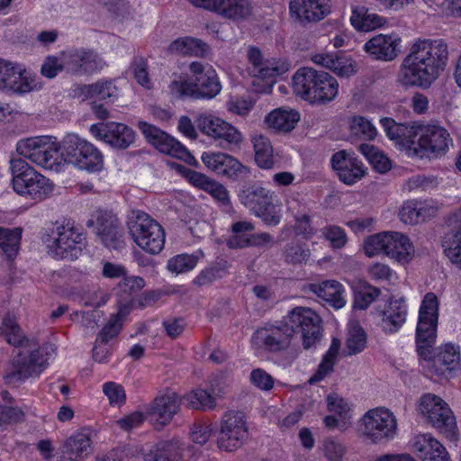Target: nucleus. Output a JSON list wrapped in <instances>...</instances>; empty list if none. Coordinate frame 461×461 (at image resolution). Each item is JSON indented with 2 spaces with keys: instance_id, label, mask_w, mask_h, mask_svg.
Here are the masks:
<instances>
[{
  "instance_id": "19",
  "label": "nucleus",
  "mask_w": 461,
  "mask_h": 461,
  "mask_svg": "<svg viewBox=\"0 0 461 461\" xmlns=\"http://www.w3.org/2000/svg\"><path fill=\"white\" fill-rule=\"evenodd\" d=\"M248 435L245 416L238 411H227L221 421L219 447L226 451H233L240 447Z\"/></svg>"
},
{
  "instance_id": "22",
  "label": "nucleus",
  "mask_w": 461,
  "mask_h": 461,
  "mask_svg": "<svg viewBox=\"0 0 461 461\" xmlns=\"http://www.w3.org/2000/svg\"><path fill=\"white\" fill-rule=\"evenodd\" d=\"M330 163L339 179L347 185H355L366 174V167L352 152L338 151L332 155Z\"/></svg>"
},
{
  "instance_id": "33",
  "label": "nucleus",
  "mask_w": 461,
  "mask_h": 461,
  "mask_svg": "<svg viewBox=\"0 0 461 461\" xmlns=\"http://www.w3.org/2000/svg\"><path fill=\"white\" fill-rule=\"evenodd\" d=\"M427 362V367L430 366L439 364L442 367L436 369L435 373L442 375L445 371H453L460 366V348L458 346L452 343H446L438 348V352L435 357H433V351L431 352L430 359H424Z\"/></svg>"
},
{
  "instance_id": "50",
  "label": "nucleus",
  "mask_w": 461,
  "mask_h": 461,
  "mask_svg": "<svg viewBox=\"0 0 461 461\" xmlns=\"http://www.w3.org/2000/svg\"><path fill=\"white\" fill-rule=\"evenodd\" d=\"M442 248L447 258L456 268L461 269V231L445 236Z\"/></svg>"
},
{
  "instance_id": "48",
  "label": "nucleus",
  "mask_w": 461,
  "mask_h": 461,
  "mask_svg": "<svg viewBox=\"0 0 461 461\" xmlns=\"http://www.w3.org/2000/svg\"><path fill=\"white\" fill-rule=\"evenodd\" d=\"M177 411L178 405H151L146 413V420L160 429L171 420Z\"/></svg>"
},
{
  "instance_id": "61",
  "label": "nucleus",
  "mask_w": 461,
  "mask_h": 461,
  "mask_svg": "<svg viewBox=\"0 0 461 461\" xmlns=\"http://www.w3.org/2000/svg\"><path fill=\"white\" fill-rule=\"evenodd\" d=\"M130 69L140 86L146 89L152 88L153 84L148 73V65L143 59H136L132 62Z\"/></svg>"
},
{
  "instance_id": "51",
  "label": "nucleus",
  "mask_w": 461,
  "mask_h": 461,
  "mask_svg": "<svg viewBox=\"0 0 461 461\" xmlns=\"http://www.w3.org/2000/svg\"><path fill=\"white\" fill-rule=\"evenodd\" d=\"M21 238V229L15 228L10 230L0 227V247L9 258L17 255Z\"/></svg>"
},
{
  "instance_id": "55",
  "label": "nucleus",
  "mask_w": 461,
  "mask_h": 461,
  "mask_svg": "<svg viewBox=\"0 0 461 461\" xmlns=\"http://www.w3.org/2000/svg\"><path fill=\"white\" fill-rule=\"evenodd\" d=\"M257 100L250 95L231 97L226 103L228 112L232 114L246 117L254 108Z\"/></svg>"
},
{
  "instance_id": "2",
  "label": "nucleus",
  "mask_w": 461,
  "mask_h": 461,
  "mask_svg": "<svg viewBox=\"0 0 461 461\" xmlns=\"http://www.w3.org/2000/svg\"><path fill=\"white\" fill-rule=\"evenodd\" d=\"M386 136L410 158L435 159L445 156L453 145L447 130L437 124H402L391 118L380 120Z\"/></svg>"
},
{
  "instance_id": "14",
  "label": "nucleus",
  "mask_w": 461,
  "mask_h": 461,
  "mask_svg": "<svg viewBox=\"0 0 461 461\" xmlns=\"http://www.w3.org/2000/svg\"><path fill=\"white\" fill-rule=\"evenodd\" d=\"M292 329V337L300 332L304 348L313 347L321 338V317L311 308L295 307L288 312L283 320Z\"/></svg>"
},
{
  "instance_id": "39",
  "label": "nucleus",
  "mask_w": 461,
  "mask_h": 461,
  "mask_svg": "<svg viewBox=\"0 0 461 461\" xmlns=\"http://www.w3.org/2000/svg\"><path fill=\"white\" fill-rule=\"evenodd\" d=\"M341 342L339 339L334 338L331 340L329 349L322 357L316 371L308 379L310 384H317L324 380L333 371L334 366L338 359Z\"/></svg>"
},
{
  "instance_id": "11",
  "label": "nucleus",
  "mask_w": 461,
  "mask_h": 461,
  "mask_svg": "<svg viewBox=\"0 0 461 461\" xmlns=\"http://www.w3.org/2000/svg\"><path fill=\"white\" fill-rule=\"evenodd\" d=\"M438 305L437 295L427 293L419 309L415 340L417 352L425 360L430 359L432 348L436 343Z\"/></svg>"
},
{
  "instance_id": "36",
  "label": "nucleus",
  "mask_w": 461,
  "mask_h": 461,
  "mask_svg": "<svg viewBox=\"0 0 461 461\" xmlns=\"http://www.w3.org/2000/svg\"><path fill=\"white\" fill-rule=\"evenodd\" d=\"M211 394L203 389H196L185 395L180 396L175 390L165 388L157 393L154 403H176L184 402L185 403H211Z\"/></svg>"
},
{
  "instance_id": "7",
  "label": "nucleus",
  "mask_w": 461,
  "mask_h": 461,
  "mask_svg": "<svg viewBox=\"0 0 461 461\" xmlns=\"http://www.w3.org/2000/svg\"><path fill=\"white\" fill-rule=\"evenodd\" d=\"M61 160L80 171L100 173L104 167L102 151L92 142L77 133L69 132L61 140Z\"/></svg>"
},
{
  "instance_id": "26",
  "label": "nucleus",
  "mask_w": 461,
  "mask_h": 461,
  "mask_svg": "<svg viewBox=\"0 0 461 461\" xmlns=\"http://www.w3.org/2000/svg\"><path fill=\"white\" fill-rule=\"evenodd\" d=\"M291 16L303 22H318L330 12V0H291Z\"/></svg>"
},
{
  "instance_id": "37",
  "label": "nucleus",
  "mask_w": 461,
  "mask_h": 461,
  "mask_svg": "<svg viewBox=\"0 0 461 461\" xmlns=\"http://www.w3.org/2000/svg\"><path fill=\"white\" fill-rule=\"evenodd\" d=\"M183 446L176 440L158 443L148 453L141 454L144 461H180L183 459Z\"/></svg>"
},
{
  "instance_id": "63",
  "label": "nucleus",
  "mask_w": 461,
  "mask_h": 461,
  "mask_svg": "<svg viewBox=\"0 0 461 461\" xmlns=\"http://www.w3.org/2000/svg\"><path fill=\"white\" fill-rule=\"evenodd\" d=\"M380 294L378 288L367 285L359 290L355 296L354 307L359 310L366 309Z\"/></svg>"
},
{
  "instance_id": "28",
  "label": "nucleus",
  "mask_w": 461,
  "mask_h": 461,
  "mask_svg": "<svg viewBox=\"0 0 461 461\" xmlns=\"http://www.w3.org/2000/svg\"><path fill=\"white\" fill-rule=\"evenodd\" d=\"M301 120L300 113L291 107H278L270 111L264 119L267 129L278 132L287 133L292 131Z\"/></svg>"
},
{
  "instance_id": "47",
  "label": "nucleus",
  "mask_w": 461,
  "mask_h": 461,
  "mask_svg": "<svg viewBox=\"0 0 461 461\" xmlns=\"http://www.w3.org/2000/svg\"><path fill=\"white\" fill-rule=\"evenodd\" d=\"M366 346V334L364 329L357 322L348 324L346 348L348 355H356L362 352Z\"/></svg>"
},
{
  "instance_id": "44",
  "label": "nucleus",
  "mask_w": 461,
  "mask_h": 461,
  "mask_svg": "<svg viewBox=\"0 0 461 461\" xmlns=\"http://www.w3.org/2000/svg\"><path fill=\"white\" fill-rule=\"evenodd\" d=\"M358 150L377 172L386 173L392 168L389 158L376 147L365 143L359 146Z\"/></svg>"
},
{
  "instance_id": "21",
  "label": "nucleus",
  "mask_w": 461,
  "mask_h": 461,
  "mask_svg": "<svg viewBox=\"0 0 461 461\" xmlns=\"http://www.w3.org/2000/svg\"><path fill=\"white\" fill-rule=\"evenodd\" d=\"M188 71L195 86V96L198 98L212 99L221 91V85L215 69L208 64L192 62Z\"/></svg>"
},
{
  "instance_id": "30",
  "label": "nucleus",
  "mask_w": 461,
  "mask_h": 461,
  "mask_svg": "<svg viewBox=\"0 0 461 461\" xmlns=\"http://www.w3.org/2000/svg\"><path fill=\"white\" fill-rule=\"evenodd\" d=\"M310 290L336 310L342 309L347 303L346 288L337 280L330 279L320 284H312Z\"/></svg>"
},
{
  "instance_id": "57",
  "label": "nucleus",
  "mask_w": 461,
  "mask_h": 461,
  "mask_svg": "<svg viewBox=\"0 0 461 461\" xmlns=\"http://www.w3.org/2000/svg\"><path fill=\"white\" fill-rule=\"evenodd\" d=\"M79 57L81 74L94 73L100 70L104 66L103 59L91 50L80 48Z\"/></svg>"
},
{
  "instance_id": "34",
  "label": "nucleus",
  "mask_w": 461,
  "mask_h": 461,
  "mask_svg": "<svg viewBox=\"0 0 461 461\" xmlns=\"http://www.w3.org/2000/svg\"><path fill=\"white\" fill-rule=\"evenodd\" d=\"M349 22L355 30L368 32L384 27L387 19L377 14L370 13L365 6H352Z\"/></svg>"
},
{
  "instance_id": "60",
  "label": "nucleus",
  "mask_w": 461,
  "mask_h": 461,
  "mask_svg": "<svg viewBox=\"0 0 461 461\" xmlns=\"http://www.w3.org/2000/svg\"><path fill=\"white\" fill-rule=\"evenodd\" d=\"M322 237L328 240L333 249H342L348 242V236L345 230L336 225H328L321 229Z\"/></svg>"
},
{
  "instance_id": "20",
  "label": "nucleus",
  "mask_w": 461,
  "mask_h": 461,
  "mask_svg": "<svg viewBox=\"0 0 461 461\" xmlns=\"http://www.w3.org/2000/svg\"><path fill=\"white\" fill-rule=\"evenodd\" d=\"M201 160L207 169L228 178L237 179L249 173V169L240 160L224 152L205 151Z\"/></svg>"
},
{
  "instance_id": "23",
  "label": "nucleus",
  "mask_w": 461,
  "mask_h": 461,
  "mask_svg": "<svg viewBox=\"0 0 461 461\" xmlns=\"http://www.w3.org/2000/svg\"><path fill=\"white\" fill-rule=\"evenodd\" d=\"M408 304L403 297H390L384 309L378 312V325L386 334H394L406 322Z\"/></svg>"
},
{
  "instance_id": "13",
  "label": "nucleus",
  "mask_w": 461,
  "mask_h": 461,
  "mask_svg": "<svg viewBox=\"0 0 461 461\" xmlns=\"http://www.w3.org/2000/svg\"><path fill=\"white\" fill-rule=\"evenodd\" d=\"M195 122L201 133L221 148L238 149L244 142V134L237 126L212 113H200Z\"/></svg>"
},
{
  "instance_id": "31",
  "label": "nucleus",
  "mask_w": 461,
  "mask_h": 461,
  "mask_svg": "<svg viewBox=\"0 0 461 461\" xmlns=\"http://www.w3.org/2000/svg\"><path fill=\"white\" fill-rule=\"evenodd\" d=\"M91 439L87 433L76 432L64 442L57 461H80L91 453Z\"/></svg>"
},
{
  "instance_id": "15",
  "label": "nucleus",
  "mask_w": 461,
  "mask_h": 461,
  "mask_svg": "<svg viewBox=\"0 0 461 461\" xmlns=\"http://www.w3.org/2000/svg\"><path fill=\"white\" fill-rule=\"evenodd\" d=\"M138 127L147 141L159 152L181 159L188 165L198 166L195 158L174 137L143 121L138 122Z\"/></svg>"
},
{
  "instance_id": "27",
  "label": "nucleus",
  "mask_w": 461,
  "mask_h": 461,
  "mask_svg": "<svg viewBox=\"0 0 461 461\" xmlns=\"http://www.w3.org/2000/svg\"><path fill=\"white\" fill-rule=\"evenodd\" d=\"M411 448L422 461H452L445 447L429 433L413 437Z\"/></svg>"
},
{
  "instance_id": "8",
  "label": "nucleus",
  "mask_w": 461,
  "mask_h": 461,
  "mask_svg": "<svg viewBox=\"0 0 461 461\" xmlns=\"http://www.w3.org/2000/svg\"><path fill=\"white\" fill-rule=\"evenodd\" d=\"M10 170L14 191L24 198L43 201L54 192V183L22 158L11 159Z\"/></svg>"
},
{
  "instance_id": "12",
  "label": "nucleus",
  "mask_w": 461,
  "mask_h": 461,
  "mask_svg": "<svg viewBox=\"0 0 461 461\" xmlns=\"http://www.w3.org/2000/svg\"><path fill=\"white\" fill-rule=\"evenodd\" d=\"M85 240L83 232L68 223L54 226L42 238L50 255L71 260L81 254Z\"/></svg>"
},
{
  "instance_id": "64",
  "label": "nucleus",
  "mask_w": 461,
  "mask_h": 461,
  "mask_svg": "<svg viewBox=\"0 0 461 461\" xmlns=\"http://www.w3.org/2000/svg\"><path fill=\"white\" fill-rule=\"evenodd\" d=\"M23 418V411L16 406L0 405V429L6 425L19 422Z\"/></svg>"
},
{
  "instance_id": "56",
  "label": "nucleus",
  "mask_w": 461,
  "mask_h": 461,
  "mask_svg": "<svg viewBox=\"0 0 461 461\" xmlns=\"http://www.w3.org/2000/svg\"><path fill=\"white\" fill-rule=\"evenodd\" d=\"M140 449L135 445H127L112 449L97 461H131L140 455Z\"/></svg>"
},
{
  "instance_id": "59",
  "label": "nucleus",
  "mask_w": 461,
  "mask_h": 461,
  "mask_svg": "<svg viewBox=\"0 0 461 461\" xmlns=\"http://www.w3.org/2000/svg\"><path fill=\"white\" fill-rule=\"evenodd\" d=\"M402 222L408 225H417L421 222L417 199L408 200L402 203L399 211Z\"/></svg>"
},
{
  "instance_id": "1",
  "label": "nucleus",
  "mask_w": 461,
  "mask_h": 461,
  "mask_svg": "<svg viewBox=\"0 0 461 461\" xmlns=\"http://www.w3.org/2000/svg\"><path fill=\"white\" fill-rule=\"evenodd\" d=\"M449 48L443 39L418 38L403 58L396 80L404 87L430 88L445 71Z\"/></svg>"
},
{
  "instance_id": "38",
  "label": "nucleus",
  "mask_w": 461,
  "mask_h": 461,
  "mask_svg": "<svg viewBox=\"0 0 461 461\" xmlns=\"http://www.w3.org/2000/svg\"><path fill=\"white\" fill-rule=\"evenodd\" d=\"M256 164L263 169H271L275 165L274 149L270 140L261 134L251 135Z\"/></svg>"
},
{
  "instance_id": "41",
  "label": "nucleus",
  "mask_w": 461,
  "mask_h": 461,
  "mask_svg": "<svg viewBox=\"0 0 461 461\" xmlns=\"http://www.w3.org/2000/svg\"><path fill=\"white\" fill-rule=\"evenodd\" d=\"M169 94L176 98H195V86L191 73H174L168 84Z\"/></svg>"
},
{
  "instance_id": "54",
  "label": "nucleus",
  "mask_w": 461,
  "mask_h": 461,
  "mask_svg": "<svg viewBox=\"0 0 461 461\" xmlns=\"http://www.w3.org/2000/svg\"><path fill=\"white\" fill-rule=\"evenodd\" d=\"M256 216L260 218L267 225L276 226L280 223L283 216V205L281 201L276 197V200L267 203Z\"/></svg>"
},
{
  "instance_id": "5",
  "label": "nucleus",
  "mask_w": 461,
  "mask_h": 461,
  "mask_svg": "<svg viewBox=\"0 0 461 461\" xmlns=\"http://www.w3.org/2000/svg\"><path fill=\"white\" fill-rule=\"evenodd\" d=\"M362 251L369 258L385 257L401 266L409 265L416 256V249L408 235L387 230L364 239Z\"/></svg>"
},
{
  "instance_id": "58",
  "label": "nucleus",
  "mask_w": 461,
  "mask_h": 461,
  "mask_svg": "<svg viewBox=\"0 0 461 461\" xmlns=\"http://www.w3.org/2000/svg\"><path fill=\"white\" fill-rule=\"evenodd\" d=\"M197 258L192 255L181 254L173 257L167 261V269L174 274L179 275L191 271L195 267Z\"/></svg>"
},
{
  "instance_id": "46",
  "label": "nucleus",
  "mask_w": 461,
  "mask_h": 461,
  "mask_svg": "<svg viewBox=\"0 0 461 461\" xmlns=\"http://www.w3.org/2000/svg\"><path fill=\"white\" fill-rule=\"evenodd\" d=\"M254 230V225L248 221H237L232 224V235L227 244L231 249L245 248L249 246L250 237Z\"/></svg>"
},
{
  "instance_id": "52",
  "label": "nucleus",
  "mask_w": 461,
  "mask_h": 461,
  "mask_svg": "<svg viewBox=\"0 0 461 461\" xmlns=\"http://www.w3.org/2000/svg\"><path fill=\"white\" fill-rule=\"evenodd\" d=\"M350 132L364 140H374L377 134L375 125L366 117L354 115L348 122Z\"/></svg>"
},
{
  "instance_id": "35",
  "label": "nucleus",
  "mask_w": 461,
  "mask_h": 461,
  "mask_svg": "<svg viewBox=\"0 0 461 461\" xmlns=\"http://www.w3.org/2000/svg\"><path fill=\"white\" fill-rule=\"evenodd\" d=\"M241 203L246 206L253 214H257L273 200L276 194L274 191L262 186H253L243 190L240 195Z\"/></svg>"
},
{
  "instance_id": "32",
  "label": "nucleus",
  "mask_w": 461,
  "mask_h": 461,
  "mask_svg": "<svg viewBox=\"0 0 461 461\" xmlns=\"http://www.w3.org/2000/svg\"><path fill=\"white\" fill-rule=\"evenodd\" d=\"M75 95L82 100L114 101L119 93L118 88L112 80L101 79L95 83L79 86Z\"/></svg>"
},
{
  "instance_id": "10",
  "label": "nucleus",
  "mask_w": 461,
  "mask_h": 461,
  "mask_svg": "<svg viewBox=\"0 0 461 461\" xmlns=\"http://www.w3.org/2000/svg\"><path fill=\"white\" fill-rule=\"evenodd\" d=\"M249 61V73L254 78L252 81L253 91L260 95L272 93L276 83V77L286 73L290 69V64L285 59L264 60L261 51L253 46L247 50Z\"/></svg>"
},
{
  "instance_id": "16",
  "label": "nucleus",
  "mask_w": 461,
  "mask_h": 461,
  "mask_svg": "<svg viewBox=\"0 0 461 461\" xmlns=\"http://www.w3.org/2000/svg\"><path fill=\"white\" fill-rule=\"evenodd\" d=\"M363 434L374 443L393 439L397 432L393 413L384 406L369 410L362 417Z\"/></svg>"
},
{
  "instance_id": "45",
  "label": "nucleus",
  "mask_w": 461,
  "mask_h": 461,
  "mask_svg": "<svg viewBox=\"0 0 461 461\" xmlns=\"http://www.w3.org/2000/svg\"><path fill=\"white\" fill-rule=\"evenodd\" d=\"M131 309L128 305H122L119 308L118 312L113 315L109 321L99 332L97 339L102 343L107 344L109 340L117 336L122 329L124 318L130 313Z\"/></svg>"
},
{
  "instance_id": "6",
  "label": "nucleus",
  "mask_w": 461,
  "mask_h": 461,
  "mask_svg": "<svg viewBox=\"0 0 461 461\" xmlns=\"http://www.w3.org/2000/svg\"><path fill=\"white\" fill-rule=\"evenodd\" d=\"M17 153L42 169L59 173L65 170L61 160V140L50 135L24 138L16 144Z\"/></svg>"
},
{
  "instance_id": "53",
  "label": "nucleus",
  "mask_w": 461,
  "mask_h": 461,
  "mask_svg": "<svg viewBox=\"0 0 461 461\" xmlns=\"http://www.w3.org/2000/svg\"><path fill=\"white\" fill-rule=\"evenodd\" d=\"M331 72L340 78H349L358 71L357 62L349 55L337 53Z\"/></svg>"
},
{
  "instance_id": "29",
  "label": "nucleus",
  "mask_w": 461,
  "mask_h": 461,
  "mask_svg": "<svg viewBox=\"0 0 461 461\" xmlns=\"http://www.w3.org/2000/svg\"><path fill=\"white\" fill-rule=\"evenodd\" d=\"M420 411L433 427L447 436H455L456 418L448 405H420Z\"/></svg>"
},
{
  "instance_id": "43",
  "label": "nucleus",
  "mask_w": 461,
  "mask_h": 461,
  "mask_svg": "<svg viewBox=\"0 0 461 461\" xmlns=\"http://www.w3.org/2000/svg\"><path fill=\"white\" fill-rule=\"evenodd\" d=\"M207 45L202 41L184 37L174 41L168 47V51L173 54L203 56L207 52Z\"/></svg>"
},
{
  "instance_id": "17",
  "label": "nucleus",
  "mask_w": 461,
  "mask_h": 461,
  "mask_svg": "<svg viewBox=\"0 0 461 461\" xmlns=\"http://www.w3.org/2000/svg\"><path fill=\"white\" fill-rule=\"evenodd\" d=\"M291 330L284 321L267 323L255 331L252 342L256 347L269 352L285 351L291 345Z\"/></svg>"
},
{
  "instance_id": "25",
  "label": "nucleus",
  "mask_w": 461,
  "mask_h": 461,
  "mask_svg": "<svg viewBox=\"0 0 461 461\" xmlns=\"http://www.w3.org/2000/svg\"><path fill=\"white\" fill-rule=\"evenodd\" d=\"M95 225L96 233L104 245L110 249H118L122 244V235L119 230L118 219L111 212L96 211L88 225Z\"/></svg>"
},
{
  "instance_id": "49",
  "label": "nucleus",
  "mask_w": 461,
  "mask_h": 461,
  "mask_svg": "<svg viewBox=\"0 0 461 461\" xmlns=\"http://www.w3.org/2000/svg\"><path fill=\"white\" fill-rule=\"evenodd\" d=\"M370 279L377 283L394 285L399 280V276L389 265L382 262H373L366 268Z\"/></svg>"
},
{
  "instance_id": "4",
  "label": "nucleus",
  "mask_w": 461,
  "mask_h": 461,
  "mask_svg": "<svg viewBox=\"0 0 461 461\" xmlns=\"http://www.w3.org/2000/svg\"><path fill=\"white\" fill-rule=\"evenodd\" d=\"M295 95L312 105H327L339 94V81L325 71L302 68L293 77Z\"/></svg>"
},
{
  "instance_id": "42",
  "label": "nucleus",
  "mask_w": 461,
  "mask_h": 461,
  "mask_svg": "<svg viewBox=\"0 0 461 461\" xmlns=\"http://www.w3.org/2000/svg\"><path fill=\"white\" fill-rule=\"evenodd\" d=\"M330 415L323 419V422L329 429H338L347 430L352 425V411L348 405H329Z\"/></svg>"
},
{
  "instance_id": "62",
  "label": "nucleus",
  "mask_w": 461,
  "mask_h": 461,
  "mask_svg": "<svg viewBox=\"0 0 461 461\" xmlns=\"http://www.w3.org/2000/svg\"><path fill=\"white\" fill-rule=\"evenodd\" d=\"M22 72V66L18 64H12L9 68V72L5 78V83L1 89L9 90L14 93H28L27 85H17L15 78H20V73Z\"/></svg>"
},
{
  "instance_id": "40",
  "label": "nucleus",
  "mask_w": 461,
  "mask_h": 461,
  "mask_svg": "<svg viewBox=\"0 0 461 461\" xmlns=\"http://www.w3.org/2000/svg\"><path fill=\"white\" fill-rule=\"evenodd\" d=\"M253 5L250 0H222L217 14L234 22L244 21L251 16Z\"/></svg>"
},
{
  "instance_id": "24",
  "label": "nucleus",
  "mask_w": 461,
  "mask_h": 461,
  "mask_svg": "<svg viewBox=\"0 0 461 461\" xmlns=\"http://www.w3.org/2000/svg\"><path fill=\"white\" fill-rule=\"evenodd\" d=\"M401 45L402 38L398 33H379L368 40L363 50L375 59L392 61L398 56Z\"/></svg>"
},
{
  "instance_id": "3",
  "label": "nucleus",
  "mask_w": 461,
  "mask_h": 461,
  "mask_svg": "<svg viewBox=\"0 0 461 461\" xmlns=\"http://www.w3.org/2000/svg\"><path fill=\"white\" fill-rule=\"evenodd\" d=\"M2 325L5 341L18 348L8 364L6 376L15 381L39 376L49 365V348H34V341L26 336L13 314H6L2 320Z\"/></svg>"
},
{
  "instance_id": "18",
  "label": "nucleus",
  "mask_w": 461,
  "mask_h": 461,
  "mask_svg": "<svg viewBox=\"0 0 461 461\" xmlns=\"http://www.w3.org/2000/svg\"><path fill=\"white\" fill-rule=\"evenodd\" d=\"M89 132L95 140L120 149L130 147L136 136L131 127L116 122L92 124Z\"/></svg>"
},
{
  "instance_id": "9",
  "label": "nucleus",
  "mask_w": 461,
  "mask_h": 461,
  "mask_svg": "<svg viewBox=\"0 0 461 461\" xmlns=\"http://www.w3.org/2000/svg\"><path fill=\"white\" fill-rule=\"evenodd\" d=\"M128 228L135 244L145 252L156 255L164 249L165 230L147 212L132 210L128 216Z\"/></svg>"
}]
</instances>
